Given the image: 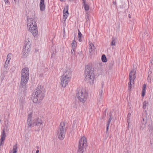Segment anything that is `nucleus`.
Instances as JSON below:
<instances>
[{
    "mask_svg": "<svg viewBox=\"0 0 153 153\" xmlns=\"http://www.w3.org/2000/svg\"><path fill=\"white\" fill-rule=\"evenodd\" d=\"M45 95V91L41 88V87H38L34 91L32 97L33 102L35 103H39L43 99Z\"/></svg>",
    "mask_w": 153,
    "mask_h": 153,
    "instance_id": "2",
    "label": "nucleus"
},
{
    "mask_svg": "<svg viewBox=\"0 0 153 153\" xmlns=\"http://www.w3.org/2000/svg\"><path fill=\"white\" fill-rule=\"evenodd\" d=\"M85 79L90 84H93L94 79L93 68L89 65L85 66Z\"/></svg>",
    "mask_w": 153,
    "mask_h": 153,
    "instance_id": "4",
    "label": "nucleus"
},
{
    "mask_svg": "<svg viewBox=\"0 0 153 153\" xmlns=\"http://www.w3.org/2000/svg\"><path fill=\"white\" fill-rule=\"evenodd\" d=\"M102 93H103V91L102 90H101L100 92V96L101 97H102Z\"/></svg>",
    "mask_w": 153,
    "mask_h": 153,
    "instance_id": "36",
    "label": "nucleus"
},
{
    "mask_svg": "<svg viewBox=\"0 0 153 153\" xmlns=\"http://www.w3.org/2000/svg\"><path fill=\"white\" fill-rule=\"evenodd\" d=\"M11 55V54L10 53H9L7 55V59L5 62V65L6 64H7L9 63L10 60V57Z\"/></svg>",
    "mask_w": 153,
    "mask_h": 153,
    "instance_id": "25",
    "label": "nucleus"
},
{
    "mask_svg": "<svg viewBox=\"0 0 153 153\" xmlns=\"http://www.w3.org/2000/svg\"><path fill=\"white\" fill-rule=\"evenodd\" d=\"M71 79V78L62 76L60 78V84L61 86L64 88L66 87Z\"/></svg>",
    "mask_w": 153,
    "mask_h": 153,
    "instance_id": "8",
    "label": "nucleus"
},
{
    "mask_svg": "<svg viewBox=\"0 0 153 153\" xmlns=\"http://www.w3.org/2000/svg\"><path fill=\"white\" fill-rule=\"evenodd\" d=\"M131 114L130 113H128V116H127V121L128 123V125H129V123H130L131 122Z\"/></svg>",
    "mask_w": 153,
    "mask_h": 153,
    "instance_id": "22",
    "label": "nucleus"
},
{
    "mask_svg": "<svg viewBox=\"0 0 153 153\" xmlns=\"http://www.w3.org/2000/svg\"><path fill=\"white\" fill-rule=\"evenodd\" d=\"M4 141L1 140V142L0 143V146H1L2 144L3 143Z\"/></svg>",
    "mask_w": 153,
    "mask_h": 153,
    "instance_id": "40",
    "label": "nucleus"
},
{
    "mask_svg": "<svg viewBox=\"0 0 153 153\" xmlns=\"http://www.w3.org/2000/svg\"><path fill=\"white\" fill-rule=\"evenodd\" d=\"M6 4H8L9 3V1L8 0H4Z\"/></svg>",
    "mask_w": 153,
    "mask_h": 153,
    "instance_id": "37",
    "label": "nucleus"
},
{
    "mask_svg": "<svg viewBox=\"0 0 153 153\" xmlns=\"http://www.w3.org/2000/svg\"><path fill=\"white\" fill-rule=\"evenodd\" d=\"M39 6L40 10L43 11L45 10V6L44 4V0H40Z\"/></svg>",
    "mask_w": 153,
    "mask_h": 153,
    "instance_id": "18",
    "label": "nucleus"
},
{
    "mask_svg": "<svg viewBox=\"0 0 153 153\" xmlns=\"http://www.w3.org/2000/svg\"><path fill=\"white\" fill-rule=\"evenodd\" d=\"M82 1H83V4H85V1H86L85 0H82Z\"/></svg>",
    "mask_w": 153,
    "mask_h": 153,
    "instance_id": "41",
    "label": "nucleus"
},
{
    "mask_svg": "<svg viewBox=\"0 0 153 153\" xmlns=\"http://www.w3.org/2000/svg\"><path fill=\"white\" fill-rule=\"evenodd\" d=\"M78 36L79 37H80V36H82V34L79 30H78Z\"/></svg>",
    "mask_w": 153,
    "mask_h": 153,
    "instance_id": "35",
    "label": "nucleus"
},
{
    "mask_svg": "<svg viewBox=\"0 0 153 153\" xmlns=\"http://www.w3.org/2000/svg\"><path fill=\"white\" fill-rule=\"evenodd\" d=\"M27 28L34 36H36L38 33L36 23L35 20L31 18H28L27 22Z\"/></svg>",
    "mask_w": 153,
    "mask_h": 153,
    "instance_id": "3",
    "label": "nucleus"
},
{
    "mask_svg": "<svg viewBox=\"0 0 153 153\" xmlns=\"http://www.w3.org/2000/svg\"><path fill=\"white\" fill-rule=\"evenodd\" d=\"M111 120H112V118L111 117V116L110 115V117L109 118V119L108 121V122L107 123V125H106V126H107L106 130L107 131L108 130V128H109V125L110 124V123Z\"/></svg>",
    "mask_w": 153,
    "mask_h": 153,
    "instance_id": "21",
    "label": "nucleus"
},
{
    "mask_svg": "<svg viewBox=\"0 0 153 153\" xmlns=\"http://www.w3.org/2000/svg\"><path fill=\"white\" fill-rule=\"evenodd\" d=\"M75 49L72 48L71 51V54L72 55H74L75 54Z\"/></svg>",
    "mask_w": 153,
    "mask_h": 153,
    "instance_id": "31",
    "label": "nucleus"
},
{
    "mask_svg": "<svg viewBox=\"0 0 153 153\" xmlns=\"http://www.w3.org/2000/svg\"><path fill=\"white\" fill-rule=\"evenodd\" d=\"M90 25V22H89V25Z\"/></svg>",
    "mask_w": 153,
    "mask_h": 153,
    "instance_id": "47",
    "label": "nucleus"
},
{
    "mask_svg": "<svg viewBox=\"0 0 153 153\" xmlns=\"http://www.w3.org/2000/svg\"><path fill=\"white\" fill-rule=\"evenodd\" d=\"M149 131H150L152 132V131L153 128V126L152 125H151L150 126H149Z\"/></svg>",
    "mask_w": 153,
    "mask_h": 153,
    "instance_id": "32",
    "label": "nucleus"
},
{
    "mask_svg": "<svg viewBox=\"0 0 153 153\" xmlns=\"http://www.w3.org/2000/svg\"><path fill=\"white\" fill-rule=\"evenodd\" d=\"M6 137V135L5 133V129L4 128L3 129L1 133L0 140L4 141Z\"/></svg>",
    "mask_w": 153,
    "mask_h": 153,
    "instance_id": "19",
    "label": "nucleus"
},
{
    "mask_svg": "<svg viewBox=\"0 0 153 153\" xmlns=\"http://www.w3.org/2000/svg\"><path fill=\"white\" fill-rule=\"evenodd\" d=\"M67 127L64 122H61L58 127L56 134L58 138L62 140L65 137Z\"/></svg>",
    "mask_w": 153,
    "mask_h": 153,
    "instance_id": "5",
    "label": "nucleus"
},
{
    "mask_svg": "<svg viewBox=\"0 0 153 153\" xmlns=\"http://www.w3.org/2000/svg\"><path fill=\"white\" fill-rule=\"evenodd\" d=\"M61 1H62L63 0H60Z\"/></svg>",
    "mask_w": 153,
    "mask_h": 153,
    "instance_id": "46",
    "label": "nucleus"
},
{
    "mask_svg": "<svg viewBox=\"0 0 153 153\" xmlns=\"http://www.w3.org/2000/svg\"><path fill=\"white\" fill-rule=\"evenodd\" d=\"M10 153H11V152H10Z\"/></svg>",
    "mask_w": 153,
    "mask_h": 153,
    "instance_id": "48",
    "label": "nucleus"
},
{
    "mask_svg": "<svg viewBox=\"0 0 153 153\" xmlns=\"http://www.w3.org/2000/svg\"><path fill=\"white\" fill-rule=\"evenodd\" d=\"M29 77L21 76L20 82L21 85L22 86H25L29 80Z\"/></svg>",
    "mask_w": 153,
    "mask_h": 153,
    "instance_id": "12",
    "label": "nucleus"
},
{
    "mask_svg": "<svg viewBox=\"0 0 153 153\" xmlns=\"http://www.w3.org/2000/svg\"><path fill=\"white\" fill-rule=\"evenodd\" d=\"M146 88V85L145 84H144L143 86V89L142 92V96L143 97H144L145 95Z\"/></svg>",
    "mask_w": 153,
    "mask_h": 153,
    "instance_id": "20",
    "label": "nucleus"
},
{
    "mask_svg": "<svg viewBox=\"0 0 153 153\" xmlns=\"http://www.w3.org/2000/svg\"><path fill=\"white\" fill-rule=\"evenodd\" d=\"M87 96V92L84 89L79 90L77 94V97L79 100L82 103H84L86 101Z\"/></svg>",
    "mask_w": 153,
    "mask_h": 153,
    "instance_id": "6",
    "label": "nucleus"
},
{
    "mask_svg": "<svg viewBox=\"0 0 153 153\" xmlns=\"http://www.w3.org/2000/svg\"><path fill=\"white\" fill-rule=\"evenodd\" d=\"M87 140L83 136L80 139L79 144V153H83L85 150V147L87 146Z\"/></svg>",
    "mask_w": 153,
    "mask_h": 153,
    "instance_id": "7",
    "label": "nucleus"
},
{
    "mask_svg": "<svg viewBox=\"0 0 153 153\" xmlns=\"http://www.w3.org/2000/svg\"><path fill=\"white\" fill-rule=\"evenodd\" d=\"M27 124L30 127L32 126H38L42 125V121L41 119L38 117L37 112H32L28 115Z\"/></svg>",
    "mask_w": 153,
    "mask_h": 153,
    "instance_id": "1",
    "label": "nucleus"
},
{
    "mask_svg": "<svg viewBox=\"0 0 153 153\" xmlns=\"http://www.w3.org/2000/svg\"><path fill=\"white\" fill-rule=\"evenodd\" d=\"M68 6L67 5L65 7L63 10V19L65 22L68 15Z\"/></svg>",
    "mask_w": 153,
    "mask_h": 153,
    "instance_id": "14",
    "label": "nucleus"
},
{
    "mask_svg": "<svg viewBox=\"0 0 153 153\" xmlns=\"http://www.w3.org/2000/svg\"><path fill=\"white\" fill-rule=\"evenodd\" d=\"M76 45H77L76 42V41H75L74 40L71 43V46H72V48L75 49L76 48Z\"/></svg>",
    "mask_w": 153,
    "mask_h": 153,
    "instance_id": "23",
    "label": "nucleus"
},
{
    "mask_svg": "<svg viewBox=\"0 0 153 153\" xmlns=\"http://www.w3.org/2000/svg\"><path fill=\"white\" fill-rule=\"evenodd\" d=\"M95 48L94 45L91 43L89 44V54L90 56H91L94 53Z\"/></svg>",
    "mask_w": 153,
    "mask_h": 153,
    "instance_id": "13",
    "label": "nucleus"
},
{
    "mask_svg": "<svg viewBox=\"0 0 153 153\" xmlns=\"http://www.w3.org/2000/svg\"><path fill=\"white\" fill-rule=\"evenodd\" d=\"M29 51L28 46L26 45L25 48L23 50L22 54L24 56H27L29 53Z\"/></svg>",
    "mask_w": 153,
    "mask_h": 153,
    "instance_id": "15",
    "label": "nucleus"
},
{
    "mask_svg": "<svg viewBox=\"0 0 153 153\" xmlns=\"http://www.w3.org/2000/svg\"><path fill=\"white\" fill-rule=\"evenodd\" d=\"M72 71L70 68H67L63 72V75L64 76L71 78Z\"/></svg>",
    "mask_w": 153,
    "mask_h": 153,
    "instance_id": "9",
    "label": "nucleus"
},
{
    "mask_svg": "<svg viewBox=\"0 0 153 153\" xmlns=\"http://www.w3.org/2000/svg\"><path fill=\"white\" fill-rule=\"evenodd\" d=\"M149 104V102L148 101H145L144 102L143 105V108L144 109H145L146 108L147 105H148Z\"/></svg>",
    "mask_w": 153,
    "mask_h": 153,
    "instance_id": "27",
    "label": "nucleus"
},
{
    "mask_svg": "<svg viewBox=\"0 0 153 153\" xmlns=\"http://www.w3.org/2000/svg\"><path fill=\"white\" fill-rule=\"evenodd\" d=\"M29 40L28 38L27 39H26L25 40V41H26L27 42H29Z\"/></svg>",
    "mask_w": 153,
    "mask_h": 153,
    "instance_id": "42",
    "label": "nucleus"
},
{
    "mask_svg": "<svg viewBox=\"0 0 153 153\" xmlns=\"http://www.w3.org/2000/svg\"><path fill=\"white\" fill-rule=\"evenodd\" d=\"M148 35V32L146 30H145L143 32H142L140 35V37L143 39H146L147 38Z\"/></svg>",
    "mask_w": 153,
    "mask_h": 153,
    "instance_id": "17",
    "label": "nucleus"
},
{
    "mask_svg": "<svg viewBox=\"0 0 153 153\" xmlns=\"http://www.w3.org/2000/svg\"><path fill=\"white\" fill-rule=\"evenodd\" d=\"M78 39H79V42H82V40L81 39V36H80V37H78Z\"/></svg>",
    "mask_w": 153,
    "mask_h": 153,
    "instance_id": "39",
    "label": "nucleus"
},
{
    "mask_svg": "<svg viewBox=\"0 0 153 153\" xmlns=\"http://www.w3.org/2000/svg\"><path fill=\"white\" fill-rule=\"evenodd\" d=\"M39 151L38 150H37L36 151V153H39Z\"/></svg>",
    "mask_w": 153,
    "mask_h": 153,
    "instance_id": "44",
    "label": "nucleus"
},
{
    "mask_svg": "<svg viewBox=\"0 0 153 153\" xmlns=\"http://www.w3.org/2000/svg\"><path fill=\"white\" fill-rule=\"evenodd\" d=\"M17 145L16 144L14 146H13V151H17Z\"/></svg>",
    "mask_w": 153,
    "mask_h": 153,
    "instance_id": "34",
    "label": "nucleus"
},
{
    "mask_svg": "<svg viewBox=\"0 0 153 153\" xmlns=\"http://www.w3.org/2000/svg\"><path fill=\"white\" fill-rule=\"evenodd\" d=\"M136 71L135 69H133L130 73L129 75V79L131 81H134L136 78Z\"/></svg>",
    "mask_w": 153,
    "mask_h": 153,
    "instance_id": "11",
    "label": "nucleus"
},
{
    "mask_svg": "<svg viewBox=\"0 0 153 153\" xmlns=\"http://www.w3.org/2000/svg\"><path fill=\"white\" fill-rule=\"evenodd\" d=\"M85 19H86V22L87 23L89 19V16L88 14L85 17Z\"/></svg>",
    "mask_w": 153,
    "mask_h": 153,
    "instance_id": "33",
    "label": "nucleus"
},
{
    "mask_svg": "<svg viewBox=\"0 0 153 153\" xmlns=\"http://www.w3.org/2000/svg\"><path fill=\"white\" fill-rule=\"evenodd\" d=\"M146 123V120L144 118H143L140 124V129L142 130L145 128Z\"/></svg>",
    "mask_w": 153,
    "mask_h": 153,
    "instance_id": "16",
    "label": "nucleus"
},
{
    "mask_svg": "<svg viewBox=\"0 0 153 153\" xmlns=\"http://www.w3.org/2000/svg\"><path fill=\"white\" fill-rule=\"evenodd\" d=\"M16 0H14V1H15V2H16Z\"/></svg>",
    "mask_w": 153,
    "mask_h": 153,
    "instance_id": "45",
    "label": "nucleus"
},
{
    "mask_svg": "<svg viewBox=\"0 0 153 153\" xmlns=\"http://www.w3.org/2000/svg\"><path fill=\"white\" fill-rule=\"evenodd\" d=\"M134 81H131V80H130V82L128 83V85L129 86H128V89L129 90H130L131 87H132V84H133L134 83Z\"/></svg>",
    "mask_w": 153,
    "mask_h": 153,
    "instance_id": "26",
    "label": "nucleus"
},
{
    "mask_svg": "<svg viewBox=\"0 0 153 153\" xmlns=\"http://www.w3.org/2000/svg\"><path fill=\"white\" fill-rule=\"evenodd\" d=\"M83 5L86 10H88L89 9V5L88 4H85Z\"/></svg>",
    "mask_w": 153,
    "mask_h": 153,
    "instance_id": "29",
    "label": "nucleus"
},
{
    "mask_svg": "<svg viewBox=\"0 0 153 153\" xmlns=\"http://www.w3.org/2000/svg\"><path fill=\"white\" fill-rule=\"evenodd\" d=\"M116 41L114 39H112V42L111 43V46H114L115 45Z\"/></svg>",
    "mask_w": 153,
    "mask_h": 153,
    "instance_id": "30",
    "label": "nucleus"
},
{
    "mask_svg": "<svg viewBox=\"0 0 153 153\" xmlns=\"http://www.w3.org/2000/svg\"><path fill=\"white\" fill-rule=\"evenodd\" d=\"M17 151H13V153H16Z\"/></svg>",
    "mask_w": 153,
    "mask_h": 153,
    "instance_id": "43",
    "label": "nucleus"
},
{
    "mask_svg": "<svg viewBox=\"0 0 153 153\" xmlns=\"http://www.w3.org/2000/svg\"><path fill=\"white\" fill-rule=\"evenodd\" d=\"M102 60L103 62H106L107 61V59L106 58L105 55L103 54L102 56Z\"/></svg>",
    "mask_w": 153,
    "mask_h": 153,
    "instance_id": "24",
    "label": "nucleus"
},
{
    "mask_svg": "<svg viewBox=\"0 0 153 153\" xmlns=\"http://www.w3.org/2000/svg\"><path fill=\"white\" fill-rule=\"evenodd\" d=\"M15 68L14 67H13V68H12L11 69L12 72L14 71L15 70Z\"/></svg>",
    "mask_w": 153,
    "mask_h": 153,
    "instance_id": "38",
    "label": "nucleus"
},
{
    "mask_svg": "<svg viewBox=\"0 0 153 153\" xmlns=\"http://www.w3.org/2000/svg\"><path fill=\"white\" fill-rule=\"evenodd\" d=\"M21 75L24 76L29 77V70L28 68H25L22 71Z\"/></svg>",
    "mask_w": 153,
    "mask_h": 153,
    "instance_id": "10",
    "label": "nucleus"
},
{
    "mask_svg": "<svg viewBox=\"0 0 153 153\" xmlns=\"http://www.w3.org/2000/svg\"><path fill=\"white\" fill-rule=\"evenodd\" d=\"M25 98L24 97H21L19 99V100L21 104H22L24 102Z\"/></svg>",
    "mask_w": 153,
    "mask_h": 153,
    "instance_id": "28",
    "label": "nucleus"
}]
</instances>
